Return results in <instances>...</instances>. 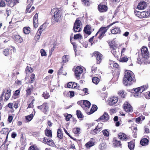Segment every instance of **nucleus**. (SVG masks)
I'll return each instance as SVG.
<instances>
[{"label": "nucleus", "mask_w": 150, "mask_h": 150, "mask_svg": "<svg viewBox=\"0 0 150 150\" xmlns=\"http://www.w3.org/2000/svg\"><path fill=\"white\" fill-rule=\"evenodd\" d=\"M67 87L69 88H72L73 87V82H69L67 84Z\"/></svg>", "instance_id": "0e129e2a"}, {"label": "nucleus", "mask_w": 150, "mask_h": 150, "mask_svg": "<svg viewBox=\"0 0 150 150\" xmlns=\"http://www.w3.org/2000/svg\"><path fill=\"white\" fill-rule=\"evenodd\" d=\"M148 87L147 85H143V86L135 88L134 91L135 93L134 94V96L135 98H139L141 96V93L143 91L147 89Z\"/></svg>", "instance_id": "7ed1b4c3"}, {"label": "nucleus", "mask_w": 150, "mask_h": 150, "mask_svg": "<svg viewBox=\"0 0 150 150\" xmlns=\"http://www.w3.org/2000/svg\"><path fill=\"white\" fill-rule=\"evenodd\" d=\"M102 132L104 136L108 137L109 136V132L108 130L106 129L103 130Z\"/></svg>", "instance_id": "58836bf2"}, {"label": "nucleus", "mask_w": 150, "mask_h": 150, "mask_svg": "<svg viewBox=\"0 0 150 150\" xmlns=\"http://www.w3.org/2000/svg\"><path fill=\"white\" fill-rule=\"evenodd\" d=\"M41 34L40 32L38 33L37 32L34 37V39L35 41H37L40 39Z\"/></svg>", "instance_id": "ea45409f"}, {"label": "nucleus", "mask_w": 150, "mask_h": 150, "mask_svg": "<svg viewBox=\"0 0 150 150\" xmlns=\"http://www.w3.org/2000/svg\"><path fill=\"white\" fill-rule=\"evenodd\" d=\"M14 39L15 40L19 43L23 41V39L19 35H16L15 36Z\"/></svg>", "instance_id": "cd10ccee"}, {"label": "nucleus", "mask_w": 150, "mask_h": 150, "mask_svg": "<svg viewBox=\"0 0 150 150\" xmlns=\"http://www.w3.org/2000/svg\"><path fill=\"white\" fill-rule=\"evenodd\" d=\"M82 25L81 21L79 20H76L75 21L73 28L75 32H79L81 30Z\"/></svg>", "instance_id": "39448f33"}, {"label": "nucleus", "mask_w": 150, "mask_h": 150, "mask_svg": "<svg viewBox=\"0 0 150 150\" xmlns=\"http://www.w3.org/2000/svg\"><path fill=\"white\" fill-rule=\"evenodd\" d=\"M134 75L133 73L129 70L125 71V77L123 78V84L126 86L130 85L134 82Z\"/></svg>", "instance_id": "f257e3e1"}, {"label": "nucleus", "mask_w": 150, "mask_h": 150, "mask_svg": "<svg viewBox=\"0 0 150 150\" xmlns=\"http://www.w3.org/2000/svg\"><path fill=\"white\" fill-rule=\"evenodd\" d=\"M146 6V4L144 1L140 2L139 3L137 6V8L138 9L142 10L145 8Z\"/></svg>", "instance_id": "dca6fc26"}, {"label": "nucleus", "mask_w": 150, "mask_h": 150, "mask_svg": "<svg viewBox=\"0 0 150 150\" xmlns=\"http://www.w3.org/2000/svg\"><path fill=\"white\" fill-rule=\"evenodd\" d=\"M83 105L85 106V107L84 108V107H82L84 108V109H85V108L87 109L90 108L91 105V103L88 100H84L83 101Z\"/></svg>", "instance_id": "5701e85b"}, {"label": "nucleus", "mask_w": 150, "mask_h": 150, "mask_svg": "<svg viewBox=\"0 0 150 150\" xmlns=\"http://www.w3.org/2000/svg\"><path fill=\"white\" fill-rule=\"evenodd\" d=\"M0 133L1 134H7V135L6 137V139L8 137V134L9 133V129L8 128H4L2 129V130L1 131Z\"/></svg>", "instance_id": "a878e982"}, {"label": "nucleus", "mask_w": 150, "mask_h": 150, "mask_svg": "<svg viewBox=\"0 0 150 150\" xmlns=\"http://www.w3.org/2000/svg\"><path fill=\"white\" fill-rule=\"evenodd\" d=\"M30 150H39L37 147L35 145H33L30 146Z\"/></svg>", "instance_id": "bf43d9fd"}, {"label": "nucleus", "mask_w": 150, "mask_h": 150, "mask_svg": "<svg viewBox=\"0 0 150 150\" xmlns=\"http://www.w3.org/2000/svg\"><path fill=\"white\" fill-rule=\"evenodd\" d=\"M76 115L79 118H81L82 117V113L79 110H77L76 111Z\"/></svg>", "instance_id": "de8ad7c7"}, {"label": "nucleus", "mask_w": 150, "mask_h": 150, "mask_svg": "<svg viewBox=\"0 0 150 150\" xmlns=\"http://www.w3.org/2000/svg\"><path fill=\"white\" fill-rule=\"evenodd\" d=\"M120 58H119L120 62H125L128 60V58L126 56H120Z\"/></svg>", "instance_id": "b1692460"}, {"label": "nucleus", "mask_w": 150, "mask_h": 150, "mask_svg": "<svg viewBox=\"0 0 150 150\" xmlns=\"http://www.w3.org/2000/svg\"><path fill=\"white\" fill-rule=\"evenodd\" d=\"M127 51L125 48H123L121 50V56H126L127 54Z\"/></svg>", "instance_id": "f704fd0d"}, {"label": "nucleus", "mask_w": 150, "mask_h": 150, "mask_svg": "<svg viewBox=\"0 0 150 150\" xmlns=\"http://www.w3.org/2000/svg\"><path fill=\"white\" fill-rule=\"evenodd\" d=\"M83 72V69L81 67L78 66L76 67L75 71V74L76 77L78 79L80 75Z\"/></svg>", "instance_id": "1a4fd4ad"}, {"label": "nucleus", "mask_w": 150, "mask_h": 150, "mask_svg": "<svg viewBox=\"0 0 150 150\" xmlns=\"http://www.w3.org/2000/svg\"><path fill=\"white\" fill-rule=\"evenodd\" d=\"M60 13L59 11L57 8H54L52 10L51 13L53 15L52 19L53 22H58L60 21L61 18Z\"/></svg>", "instance_id": "20e7f679"}, {"label": "nucleus", "mask_w": 150, "mask_h": 150, "mask_svg": "<svg viewBox=\"0 0 150 150\" xmlns=\"http://www.w3.org/2000/svg\"><path fill=\"white\" fill-rule=\"evenodd\" d=\"M30 28L29 27H24L23 29V31L24 33L26 34H28L30 32Z\"/></svg>", "instance_id": "79ce46f5"}, {"label": "nucleus", "mask_w": 150, "mask_h": 150, "mask_svg": "<svg viewBox=\"0 0 150 150\" xmlns=\"http://www.w3.org/2000/svg\"><path fill=\"white\" fill-rule=\"evenodd\" d=\"M91 26L90 25H87L84 28L83 31L85 33L88 35H90L91 33Z\"/></svg>", "instance_id": "a211bd4d"}, {"label": "nucleus", "mask_w": 150, "mask_h": 150, "mask_svg": "<svg viewBox=\"0 0 150 150\" xmlns=\"http://www.w3.org/2000/svg\"><path fill=\"white\" fill-rule=\"evenodd\" d=\"M82 37V36L80 34H77L76 35H75L74 37V39H77L79 38H81Z\"/></svg>", "instance_id": "13d9d810"}, {"label": "nucleus", "mask_w": 150, "mask_h": 150, "mask_svg": "<svg viewBox=\"0 0 150 150\" xmlns=\"http://www.w3.org/2000/svg\"><path fill=\"white\" fill-rule=\"evenodd\" d=\"M38 14L36 13L34 16L33 19V23L34 26L35 28H37L38 27Z\"/></svg>", "instance_id": "4be33fe9"}, {"label": "nucleus", "mask_w": 150, "mask_h": 150, "mask_svg": "<svg viewBox=\"0 0 150 150\" xmlns=\"http://www.w3.org/2000/svg\"><path fill=\"white\" fill-rule=\"evenodd\" d=\"M19 0H11L6 4L11 7H13L16 4L18 3Z\"/></svg>", "instance_id": "6ab92c4d"}, {"label": "nucleus", "mask_w": 150, "mask_h": 150, "mask_svg": "<svg viewBox=\"0 0 150 150\" xmlns=\"http://www.w3.org/2000/svg\"><path fill=\"white\" fill-rule=\"evenodd\" d=\"M134 13L135 15L137 16V17H139V18H141V16L142 14V12H140L139 11H135Z\"/></svg>", "instance_id": "5fc2aeb1"}, {"label": "nucleus", "mask_w": 150, "mask_h": 150, "mask_svg": "<svg viewBox=\"0 0 150 150\" xmlns=\"http://www.w3.org/2000/svg\"><path fill=\"white\" fill-rule=\"evenodd\" d=\"M32 89L30 88H28L26 90V95L27 96H29L30 95Z\"/></svg>", "instance_id": "680f3d73"}, {"label": "nucleus", "mask_w": 150, "mask_h": 150, "mask_svg": "<svg viewBox=\"0 0 150 150\" xmlns=\"http://www.w3.org/2000/svg\"><path fill=\"white\" fill-rule=\"evenodd\" d=\"M150 16V13L148 11H143L142 12V14L140 18H147Z\"/></svg>", "instance_id": "393cba45"}, {"label": "nucleus", "mask_w": 150, "mask_h": 150, "mask_svg": "<svg viewBox=\"0 0 150 150\" xmlns=\"http://www.w3.org/2000/svg\"><path fill=\"white\" fill-rule=\"evenodd\" d=\"M69 56L68 55L64 56L62 57V62L63 63L67 62L69 60Z\"/></svg>", "instance_id": "a19ab883"}, {"label": "nucleus", "mask_w": 150, "mask_h": 150, "mask_svg": "<svg viewBox=\"0 0 150 150\" xmlns=\"http://www.w3.org/2000/svg\"><path fill=\"white\" fill-rule=\"evenodd\" d=\"M38 108L45 114H47L49 111L48 105L47 103H44L41 105L38 106Z\"/></svg>", "instance_id": "423d86ee"}, {"label": "nucleus", "mask_w": 150, "mask_h": 150, "mask_svg": "<svg viewBox=\"0 0 150 150\" xmlns=\"http://www.w3.org/2000/svg\"><path fill=\"white\" fill-rule=\"evenodd\" d=\"M97 67H96L95 64H94L91 68V72L93 73H96V71H97Z\"/></svg>", "instance_id": "3c124183"}, {"label": "nucleus", "mask_w": 150, "mask_h": 150, "mask_svg": "<svg viewBox=\"0 0 150 150\" xmlns=\"http://www.w3.org/2000/svg\"><path fill=\"white\" fill-rule=\"evenodd\" d=\"M69 92L70 93L71 97H72L74 96V93L73 91H69V92H68L67 91H65L64 93V95L65 96H67V95L66 94L68 93H69Z\"/></svg>", "instance_id": "c03bdc74"}, {"label": "nucleus", "mask_w": 150, "mask_h": 150, "mask_svg": "<svg viewBox=\"0 0 150 150\" xmlns=\"http://www.w3.org/2000/svg\"><path fill=\"white\" fill-rule=\"evenodd\" d=\"M92 82L95 84H97L100 81V79L97 77L95 76L92 78Z\"/></svg>", "instance_id": "7c9ffc66"}, {"label": "nucleus", "mask_w": 150, "mask_h": 150, "mask_svg": "<svg viewBox=\"0 0 150 150\" xmlns=\"http://www.w3.org/2000/svg\"><path fill=\"white\" fill-rule=\"evenodd\" d=\"M34 116V115L33 114H31L30 115L26 116L25 117V119L27 121L30 122L33 119Z\"/></svg>", "instance_id": "72a5a7b5"}, {"label": "nucleus", "mask_w": 150, "mask_h": 150, "mask_svg": "<svg viewBox=\"0 0 150 150\" xmlns=\"http://www.w3.org/2000/svg\"><path fill=\"white\" fill-rule=\"evenodd\" d=\"M114 145L116 147L120 146L121 145L120 142L117 140L115 141L114 143Z\"/></svg>", "instance_id": "864d4df0"}, {"label": "nucleus", "mask_w": 150, "mask_h": 150, "mask_svg": "<svg viewBox=\"0 0 150 150\" xmlns=\"http://www.w3.org/2000/svg\"><path fill=\"white\" fill-rule=\"evenodd\" d=\"M26 71L28 70L29 72H32L33 71V69L31 67H29L27 66L25 69Z\"/></svg>", "instance_id": "338daca9"}, {"label": "nucleus", "mask_w": 150, "mask_h": 150, "mask_svg": "<svg viewBox=\"0 0 150 150\" xmlns=\"http://www.w3.org/2000/svg\"><path fill=\"white\" fill-rule=\"evenodd\" d=\"M149 140L146 138L142 139L140 142V143L141 145L145 146L148 144Z\"/></svg>", "instance_id": "bb28decb"}, {"label": "nucleus", "mask_w": 150, "mask_h": 150, "mask_svg": "<svg viewBox=\"0 0 150 150\" xmlns=\"http://www.w3.org/2000/svg\"><path fill=\"white\" fill-rule=\"evenodd\" d=\"M45 134L47 136L50 137H52V131L50 130H46Z\"/></svg>", "instance_id": "37998d69"}, {"label": "nucleus", "mask_w": 150, "mask_h": 150, "mask_svg": "<svg viewBox=\"0 0 150 150\" xmlns=\"http://www.w3.org/2000/svg\"><path fill=\"white\" fill-rule=\"evenodd\" d=\"M118 94L122 98L125 97V94H124V91L123 90L119 91L118 92Z\"/></svg>", "instance_id": "8fccbe9b"}, {"label": "nucleus", "mask_w": 150, "mask_h": 150, "mask_svg": "<svg viewBox=\"0 0 150 150\" xmlns=\"http://www.w3.org/2000/svg\"><path fill=\"white\" fill-rule=\"evenodd\" d=\"M103 125L102 123H99L96 128L93 130V133L95 134L100 132L102 130Z\"/></svg>", "instance_id": "f8f14e48"}, {"label": "nucleus", "mask_w": 150, "mask_h": 150, "mask_svg": "<svg viewBox=\"0 0 150 150\" xmlns=\"http://www.w3.org/2000/svg\"><path fill=\"white\" fill-rule=\"evenodd\" d=\"M123 108L126 112H129L132 111V107L127 102H126L124 103Z\"/></svg>", "instance_id": "9d476101"}, {"label": "nucleus", "mask_w": 150, "mask_h": 150, "mask_svg": "<svg viewBox=\"0 0 150 150\" xmlns=\"http://www.w3.org/2000/svg\"><path fill=\"white\" fill-rule=\"evenodd\" d=\"M98 8L99 11L100 12H105L108 9L106 5L101 4H100L98 6Z\"/></svg>", "instance_id": "2eb2a0df"}, {"label": "nucleus", "mask_w": 150, "mask_h": 150, "mask_svg": "<svg viewBox=\"0 0 150 150\" xmlns=\"http://www.w3.org/2000/svg\"><path fill=\"white\" fill-rule=\"evenodd\" d=\"M3 53L5 56H7L9 54V51L8 49H5L3 51Z\"/></svg>", "instance_id": "4d7b16f0"}, {"label": "nucleus", "mask_w": 150, "mask_h": 150, "mask_svg": "<svg viewBox=\"0 0 150 150\" xmlns=\"http://www.w3.org/2000/svg\"><path fill=\"white\" fill-rule=\"evenodd\" d=\"M128 147L130 150H134V144L133 142H130L128 143Z\"/></svg>", "instance_id": "2f4dec72"}, {"label": "nucleus", "mask_w": 150, "mask_h": 150, "mask_svg": "<svg viewBox=\"0 0 150 150\" xmlns=\"http://www.w3.org/2000/svg\"><path fill=\"white\" fill-rule=\"evenodd\" d=\"M72 117V115L70 114H68L66 117V120L67 121H68Z\"/></svg>", "instance_id": "69168bd1"}, {"label": "nucleus", "mask_w": 150, "mask_h": 150, "mask_svg": "<svg viewBox=\"0 0 150 150\" xmlns=\"http://www.w3.org/2000/svg\"><path fill=\"white\" fill-rule=\"evenodd\" d=\"M106 147L105 144L104 143H101L99 146V148L101 150H105Z\"/></svg>", "instance_id": "c9c22d12"}, {"label": "nucleus", "mask_w": 150, "mask_h": 150, "mask_svg": "<svg viewBox=\"0 0 150 150\" xmlns=\"http://www.w3.org/2000/svg\"><path fill=\"white\" fill-rule=\"evenodd\" d=\"M43 141L45 142V144H47L50 146H54L55 145L53 140L44 137Z\"/></svg>", "instance_id": "ddd939ff"}, {"label": "nucleus", "mask_w": 150, "mask_h": 150, "mask_svg": "<svg viewBox=\"0 0 150 150\" xmlns=\"http://www.w3.org/2000/svg\"><path fill=\"white\" fill-rule=\"evenodd\" d=\"M42 96L45 99H48L50 96L49 93L47 91H45L43 92Z\"/></svg>", "instance_id": "e433bc0d"}, {"label": "nucleus", "mask_w": 150, "mask_h": 150, "mask_svg": "<svg viewBox=\"0 0 150 150\" xmlns=\"http://www.w3.org/2000/svg\"><path fill=\"white\" fill-rule=\"evenodd\" d=\"M93 54L96 57V59L98 61V62H97V64H99L101 61L102 55L98 52H95Z\"/></svg>", "instance_id": "4468645a"}, {"label": "nucleus", "mask_w": 150, "mask_h": 150, "mask_svg": "<svg viewBox=\"0 0 150 150\" xmlns=\"http://www.w3.org/2000/svg\"><path fill=\"white\" fill-rule=\"evenodd\" d=\"M35 75L34 74H32L30 78V80L29 81V82L31 83H33L35 80Z\"/></svg>", "instance_id": "a18cd8bd"}, {"label": "nucleus", "mask_w": 150, "mask_h": 150, "mask_svg": "<svg viewBox=\"0 0 150 150\" xmlns=\"http://www.w3.org/2000/svg\"><path fill=\"white\" fill-rule=\"evenodd\" d=\"M111 48H112V50H116L117 49H118L117 46H116L115 45H112L111 46Z\"/></svg>", "instance_id": "774afa93"}, {"label": "nucleus", "mask_w": 150, "mask_h": 150, "mask_svg": "<svg viewBox=\"0 0 150 150\" xmlns=\"http://www.w3.org/2000/svg\"><path fill=\"white\" fill-rule=\"evenodd\" d=\"M111 31L112 34H120L121 32L120 28L117 25H115L112 28Z\"/></svg>", "instance_id": "9b49d317"}, {"label": "nucleus", "mask_w": 150, "mask_h": 150, "mask_svg": "<svg viewBox=\"0 0 150 150\" xmlns=\"http://www.w3.org/2000/svg\"><path fill=\"white\" fill-rule=\"evenodd\" d=\"M118 98L117 97L113 96L110 98L109 102V104L110 105H118Z\"/></svg>", "instance_id": "6e6552de"}, {"label": "nucleus", "mask_w": 150, "mask_h": 150, "mask_svg": "<svg viewBox=\"0 0 150 150\" xmlns=\"http://www.w3.org/2000/svg\"><path fill=\"white\" fill-rule=\"evenodd\" d=\"M111 52L115 57L117 59L119 58L120 56V52L119 49L116 50H112Z\"/></svg>", "instance_id": "f3484780"}, {"label": "nucleus", "mask_w": 150, "mask_h": 150, "mask_svg": "<svg viewBox=\"0 0 150 150\" xmlns=\"http://www.w3.org/2000/svg\"><path fill=\"white\" fill-rule=\"evenodd\" d=\"M11 93H6L5 96V99L8 100L10 97Z\"/></svg>", "instance_id": "e2e57ef3"}, {"label": "nucleus", "mask_w": 150, "mask_h": 150, "mask_svg": "<svg viewBox=\"0 0 150 150\" xmlns=\"http://www.w3.org/2000/svg\"><path fill=\"white\" fill-rule=\"evenodd\" d=\"M57 137L60 139H62L63 137L62 132L60 129H58L57 133Z\"/></svg>", "instance_id": "473e14b6"}, {"label": "nucleus", "mask_w": 150, "mask_h": 150, "mask_svg": "<svg viewBox=\"0 0 150 150\" xmlns=\"http://www.w3.org/2000/svg\"><path fill=\"white\" fill-rule=\"evenodd\" d=\"M94 145V143L92 141H89L85 144V146L86 148H89L93 146Z\"/></svg>", "instance_id": "4c0bfd02"}, {"label": "nucleus", "mask_w": 150, "mask_h": 150, "mask_svg": "<svg viewBox=\"0 0 150 150\" xmlns=\"http://www.w3.org/2000/svg\"><path fill=\"white\" fill-rule=\"evenodd\" d=\"M45 27L44 26V25H42L40 26L37 32L38 33L40 32L41 33H42V32L45 30Z\"/></svg>", "instance_id": "09e8293b"}, {"label": "nucleus", "mask_w": 150, "mask_h": 150, "mask_svg": "<svg viewBox=\"0 0 150 150\" xmlns=\"http://www.w3.org/2000/svg\"><path fill=\"white\" fill-rule=\"evenodd\" d=\"M97 106L95 105H93L92 106V107L91 108V109L90 110V112H87L88 114L90 115L92 113H93V112H95L97 110Z\"/></svg>", "instance_id": "c85d7f7f"}, {"label": "nucleus", "mask_w": 150, "mask_h": 150, "mask_svg": "<svg viewBox=\"0 0 150 150\" xmlns=\"http://www.w3.org/2000/svg\"><path fill=\"white\" fill-rule=\"evenodd\" d=\"M109 115L107 113L105 112L104 114L99 118L100 120H103L104 121H108L109 119Z\"/></svg>", "instance_id": "aec40b11"}, {"label": "nucleus", "mask_w": 150, "mask_h": 150, "mask_svg": "<svg viewBox=\"0 0 150 150\" xmlns=\"http://www.w3.org/2000/svg\"><path fill=\"white\" fill-rule=\"evenodd\" d=\"M118 137L120 139L123 141H126L128 139L125 134L121 132L118 134Z\"/></svg>", "instance_id": "412c9836"}, {"label": "nucleus", "mask_w": 150, "mask_h": 150, "mask_svg": "<svg viewBox=\"0 0 150 150\" xmlns=\"http://www.w3.org/2000/svg\"><path fill=\"white\" fill-rule=\"evenodd\" d=\"M115 23V22L112 23L107 27H101L96 34V36H97L98 35L99 36L98 38L100 39H101L105 35V34L106 32L109 27L113 25Z\"/></svg>", "instance_id": "f03ea898"}, {"label": "nucleus", "mask_w": 150, "mask_h": 150, "mask_svg": "<svg viewBox=\"0 0 150 150\" xmlns=\"http://www.w3.org/2000/svg\"><path fill=\"white\" fill-rule=\"evenodd\" d=\"M145 59L142 57V56H138L137 62L138 64H140L143 62Z\"/></svg>", "instance_id": "c756f323"}, {"label": "nucleus", "mask_w": 150, "mask_h": 150, "mask_svg": "<svg viewBox=\"0 0 150 150\" xmlns=\"http://www.w3.org/2000/svg\"><path fill=\"white\" fill-rule=\"evenodd\" d=\"M5 0H1L0 1V6L1 7H4L6 5V3L5 2Z\"/></svg>", "instance_id": "6e6d98bb"}, {"label": "nucleus", "mask_w": 150, "mask_h": 150, "mask_svg": "<svg viewBox=\"0 0 150 150\" xmlns=\"http://www.w3.org/2000/svg\"><path fill=\"white\" fill-rule=\"evenodd\" d=\"M73 132L75 134H78L79 133L80 129L78 128H74L73 130Z\"/></svg>", "instance_id": "603ef678"}, {"label": "nucleus", "mask_w": 150, "mask_h": 150, "mask_svg": "<svg viewBox=\"0 0 150 150\" xmlns=\"http://www.w3.org/2000/svg\"><path fill=\"white\" fill-rule=\"evenodd\" d=\"M40 53L42 56H46L47 55L46 52L43 49H42L41 50Z\"/></svg>", "instance_id": "052dcab7"}, {"label": "nucleus", "mask_w": 150, "mask_h": 150, "mask_svg": "<svg viewBox=\"0 0 150 150\" xmlns=\"http://www.w3.org/2000/svg\"><path fill=\"white\" fill-rule=\"evenodd\" d=\"M141 54L142 57L146 59L149 57V53L146 47L144 46L142 47L141 49Z\"/></svg>", "instance_id": "0eeeda50"}, {"label": "nucleus", "mask_w": 150, "mask_h": 150, "mask_svg": "<svg viewBox=\"0 0 150 150\" xmlns=\"http://www.w3.org/2000/svg\"><path fill=\"white\" fill-rule=\"evenodd\" d=\"M32 5V3L31 2L29 4L27 7V8L26 10V12L27 13H30L31 12V10H29L30 7Z\"/></svg>", "instance_id": "49530a36"}]
</instances>
